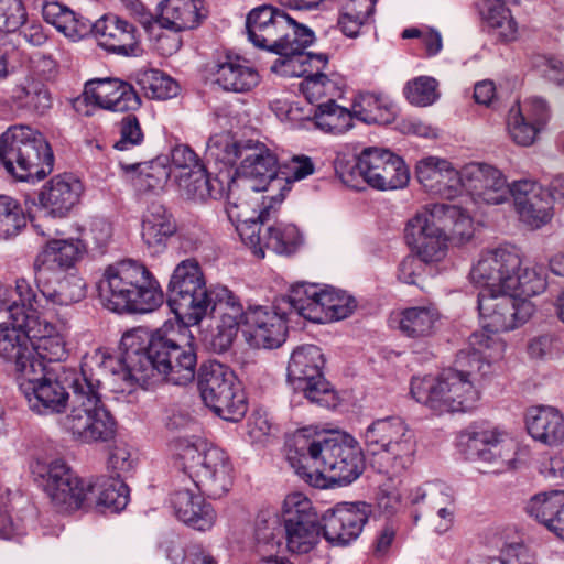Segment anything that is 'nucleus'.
<instances>
[{
	"mask_svg": "<svg viewBox=\"0 0 564 564\" xmlns=\"http://www.w3.org/2000/svg\"><path fill=\"white\" fill-rule=\"evenodd\" d=\"M286 459L301 478L317 488L327 481L351 484L365 467L362 452L352 437L310 429L294 433L288 443Z\"/></svg>",
	"mask_w": 564,
	"mask_h": 564,
	"instance_id": "nucleus-1",
	"label": "nucleus"
},
{
	"mask_svg": "<svg viewBox=\"0 0 564 564\" xmlns=\"http://www.w3.org/2000/svg\"><path fill=\"white\" fill-rule=\"evenodd\" d=\"M181 339L184 338L173 325H164L151 334L143 328L124 333L126 362L135 383L148 388L162 380L176 386L192 382L196 354L191 345H182Z\"/></svg>",
	"mask_w": 564,
	"mask_h": 564,
	"instance_id": "nucleus-2",
	"label": "nucleus"
},
{
	"mask_svg": "<svg viewBox=\"0 0 564 564\" xmlns=\"http://www.w3.org/2000/svg\"><path fill=\"white\" fill-rule=\"evenodd\" d=\"M102 304L117 313H149L164 300L152 272L141 262L127 259L108 265L98 282Z\"/></svg>",
	"mask_w": 564,
	"mask_h": 564,
	"instance_id": "nucleus-3",
	"label": "nucleus"
},
{
	"mask_svg": "<svg viewBox=\"0 0 564 564\" xmlns=\"http://www.w3.org/2000/svg\"><path fill=\"white\" fill-rule=\"evenodd\" d=\"M54 155L45 137L15 124L0 134V165L19 181H40L53 170Z\"/></svg>",
	"mask_w": 564,
	"mask_h": 564,
	"instance_id": "nucleus-4",
	"label": "nucleus"
},
{
	"mask_svg": "<svg viewBox=\"0 0 564 564\" xmlns=\"http://www.w3.org/2000/svg\"><path fill=\"white\" fill-rule=\"evenodd\" d=\"M364 441L373 456L372 464L382 474L399 476L414 463L415 434L401 416L375 420L366 427Z\"/></svg>",
	"mask_w": 564,
	"mask_h": 564,
	"instance_id": "nucleus-5",
	"label": "nucleus"
},
{
	"mask_svg": "<svg viewBox=\"0 0 564 564\" xmlns=\"http://www.w3.org/2000/svg\"><path fill=\"white\" fill-rule=\"evenodd\" d=\"M171 448L200 494L216 499L229 491L232 467L223 449L183 437L173 440Z\"/></svg>",
	"mask_w": 564,
	"mask_h": 564,
	"instance_id": "nucleus-6",
	"label": "nucleus"
},
{
	"mask_svg": "<svg viewBox=\"0 0 564 564\" xmlns=\"http://www.w3.org/2000/svg\"><path fill=\"white\" fill-rule=\"evenodd\" d=\"M72 390L62 426L74 440L85 444L107 442L113 437L116 422L104 405L99 392L76 381H65Z\"/></svg>",
	"mask_w": 564,
	"mask_h": 564,
	"instance_id": "nucleus-7",
	"label": "nucleus"
},
{
	"mask_svg": "<svg viewBox=\"0 0 564 564\" xmlns=\"http://www.w3.org/2000/svg\"><path fill=\"white\" fill-rule=\"evenodd\" d=\"M413 398L436 413L466 412L475 408L479 391L468 373L444 370L438 377L413 378Z\"/></svg>",
	"mask_w": 564,
	"mask_h": 564,
	"instance_id": "nucleus-8",
	"label": "nucleus"
},
{
	"mask_svg": "<svg viewBox=\"0 0 564 564\" xmlns=\"http://www.w3.org/2000/svg\"><path fill=\"white\" fill-rule=\"evenodd\" d=\"M209 294L197 260L185 259L175 267L167 285V304L180 321L198 324L208 314Z\"/></svg>",
	"mask_w": 564,
	"mask_h": 564,
	"instance_id": "nucleus-9",
	"label": "nucleus"
},
{
	"mask_svg": "<svg viewBox=\"0 0 564 564\" xmlns=\"http://www.w3.org/2000/svg\"><path fill=\"white\" fill-rule=\"evenodd\" d=\"M242 182L230 181L227 188L226 214L235 226L241 241L246 246H258L260 224L268 223L275 216L276 206L284 198L282 193L273 196H262L259 202L257 193Z\"/></svg>",
	"mask_w": 564,
	"mask_h": 564,
	"instance_id": "nucleus-10",
	"label": "nucleus"
},
{
	"mask_svg": "<svg viewBox=\"0 0 564 564\" xmlns=\"http://www.w3.org/2000/svg\"><path fill=\"white\" fill-rule=\"evenodd\" d=\"M198 388L204 403L219 417L237 422L247 412L245 393L227 366L208 361L198 372Z\"/></svg>",
	"mask_w": 564,
	"mask_h": 564,
	"instance_id": "nucleus-11",
	"label": "nucleus"
},
{
	"mask_svg": "<svg viewBox=\"0 0 564 564\" xmlns=\"http://www.w3.org/2000/svg\"><path fill=\"white\" fill-rule=\"evenodd\" d=\"M325 364L323 352L315 345L295 348L288 365V379L295 390L322 406H335L336 392L322 373Z\"/></svg>",
	"mask_w": 564,
	"mask_h": 564,
	"instance_id": "nucleus-12",
	"label": "nucleus"
},
{
	"mask_svg": "<svg viewBox=\"0 0 564 564\" xmlns=\"http://www.w3.org/2000/svg\"><path fill=\"white\" fill-rule=\"evenodd\" d=\"M282 519L289 552L306 554L316 546L322 528L312 501L306 496L302 492L288 495L282 505Z\"/></svg>",
	"mask_w": 564,
	"mask_h": 564,
	"instance_id": "nucleus-13",
	"label": "nucleus"
},
{
	"mask_svg": "<svg viewBox=\"0 0 564 564\" xmlns=\"http://www.w3.org/2000/svg\"><path fill=\"white\" fill-rule=\"evenodd\" d=\"M522 265L520 250L512 245L482 251L473 265L469 278L473 284L480 288L479 293L508 291L513 283V274Z\"/></svg>",
	"mask_w": 564,
	"mask_h": 564,
	"instance_id": "nucleus-14",
	"label": "nucleus"
},
{
	"mask_svg": "<svg viewBox=\"0 0 564 564\" xmlns=\"http://www.w3.org/2000/svg\"><path fill=\"white\" fill-rule=\"evenodd\" d=\"M478 310L482 328L488 333L512 330L533 314V304L509 291L478 293Z\"/></svg>",
	"mask_w": 564,
	"mask_h": 564,
	"instance_id": "nucleus-15",
	"label": "nucleus"
},
{
	"mask_svg": "<svg viewBox=\"0 0 564 564\" xmlns=\"http://www.w3.org/2000/svg\"><path fill=\"white\" fill-rule=\"evenodd\" d=\"M288 26L280 34L281 41L278 43L275 54L281 58L274 62L271 70L282 76H302L307 73V65L316 62L326 65L328 56L326 54L305 53V48L314 42V33L303 24L295 22L288 14Z\"/></svg>",
	"mask_w": 564,
	"mask_h": 564,
	"instance_id": "nucleus-16",
	"label": "nucleus"
},
{
	"mask_svg": "<svg viewBox=\"0 0 564 564\" xmlns=\"http://www.w3.org/2000/svg\"><path fill=\"white\" fill-rule=\"evenodd\" d=\"M23 304L25 315H33L41 308H45L41 299H37V293L32 289L25 279H18L15 286L12 291V299L8 306V318L11 325L0 324V356L9 361H17L28 348L31 343V335L23 326L18 325L13 317V307H19Z\"/></svg>",
	"mask_w": 564,
	"mask_h": 564,
	"instance_id": "nucleus-17",
	"label": "nucleus"
},
{
	"mask_svg": "<svg viewBox=\"0 0 564 564\" xmlns=\"http://www.w3.org/2000/svg\"><path fill=\"white\" fill-rule=\"evenodd\" d=\"M208 312L216 324L210 346L217 352L226 351L232 345L239 328L245 330L247 310L229 289L214 286L208 297Z\"/></svg>",
	"mask_w": 564,
	"mask_h": 564,
	"instance_id": "nucleus-18",
	"label": "nucleus"
},
{
	"mask_svg": "<svg viewBox=\"0 0 564 564\" xmlns=\"http://www.w3.org/2000/svg\"><path fill=\"white\" fill-rule=\"evenodd\" d=\"M441 214L431 206L419 210L408 220L405 238L416 253L430 263L442 261L447 253V234L440 224Z\"/></svg>",
	"mask_w": 564,
	"mask_h": 564,
	"instance_id": "nucleus-19",
	"label": "nucleus"
},
{
	"mask_svg": "<svg viewBox=\"0 0 564 564\" xmlns=\"http://www.w3.org/2000/svg\"><path fill=\"white\" fill-rule=\"evenodd\" d=\"M121 348L123 354L117 357L105 348L95 349L93 352L83 357L80 372L67 370L64 372V381H76L82 387L99 392L101 383L110 376H119L122 380L134 382L135 379L130 376V369L126 362L128 356L127 346L121 338Z\"/></svg>",
	"mask_w": 564,
	"mask_h": 564,
	"instance_id": "nucleus-20",
	"label": "nucleus"
},
{
	"mask_svg": "<svg viewBox=\"0 0 564 564\" xmlns=\"http://www.w3.org/2000/svg\"><path fill=\"white\" fill-rule=\"evenodd\" d=\"M359 169L364 182L379 191L402 188L410 180L404 161L386 149H365L359 154Z\"/></svg>",
	"mask_w": 564,
	"mask_h": 564,
	"instance_id": "nucleus-21",
	"label": "nucleus"
},
{
	"mask_svg": "<svg viewBox=\"0 0 564 564\" xmlns=\"http://www.w3.org/2000/svg\"><path fill=\"white\" fill-rule=\"evenodd\" d=\"M463 189L477 204L498 205L513 194V184L497 167L473 162L463 167Z\"/></svg>",
	"mask_w": 564,
	"mask_h": 564,
	"instance_id": "nucleus-22",
	"label": "nucleus"
},
{
	"mask_svg": "<svg viewBox=\"0 0 564 564\" xmlns=\"http://www.w3.org/2000/svg\"><path fill=\"white\" fill-rule=\"evenodd\" d=\"M278 169L276 154L263 142L249 140L236 169V177L231 181L242 182L253 193H258L265 191L272 182L276 181Z\"/></svg>",
	"mask_w": 564,
	"mask_h": 564,
	"instance_id": "nucleus-23",
	"label": "nucleus"
},
{
	"mask_svg": "<svg viewBox=\"0 0 564 564\" xmlns=\"http://www.w3.org/2000/svg\"><path fill=\"white\" fill-rule=\"evenodd\" d=\"M23 304L13 307V317L31 335V347L41 359L48 362L62 361L67 356L64 335L55 325L42 317L41 310L25 315Z\"/></svg>",
	"mask_w": 564,
	"mask_h": 564,
	"instance_id": "nucleus-24",
	"label": "nucleus"
},
{
	"mask_svg": "<svg viewBox=\"0 0 564 564\" xmlns=\"http://www.w3.org/2000/svg\"><path fill=\"white\" fill-rule=\"evenodd\" d=\"M286 310L248 307L243 334L250 346L265 349L281 346L286 338Z\"/></svg>",
	"mask_w": 564,
	"mask_h": 564,
	"instance_id": "nucleus-25",
	"label": "nucleus"
},
{
	"mask_svg": "<svg viewBox=\"0 0 564 564\" xmlns=\"http://www.w3.org/2000/svg\"><path fill=\"white\" fill-rule=\"evenodd\" d=\"M98 45L121 56H139L142 53L141 33L130 21L116 14H105L93 25Z\"/></svg>",
	"mask_w": 564,
	"mask_h": 564,
	"instance_id": "nucleus-26",
	"label": "nucleus"
},
{
	"mask_svg": "<svg viewBox=\"0 0 564 564\" xmlns=\"http://www.w3.org/2000/svg\"><path fill=\"white\" fill-rule=\"evenodd\" d=\"M370 513L366 502L340 503L323 517L324 538L332 544L347 545L361 533Z\"/></svg>",
	"mask_w": 564,
	"mask_h": 564,
	"instance_id": "nucleus-27",
	"label": "nucleus"
},
{
	"mask_svg": "<svg viewBox=\"0 0 564 564\" xmlns=\"http://www.w3.org/2000/svg\"><path fill=\"white\" fill-rule=\"evenodd\" d=\"M84 245L80 240L56 239L46 243L34 260V276L37 285L53 283L78 260Z\"/></svg>",
	"mask_w": 564,
	"mask_h": 564,
	"instance_id": "nucleus-28",
	"label": "nucleus"
},
{
	"mask_svg": "<svg viewBox=\"0 0 564 564\" xmlns=\"http://www.w3.org/2000/svg\"><path fill=\"white\" fill-rule=\"evenodd\" d=\"M87 104L111 111H133L141 99L133 87L118 78H96L86 83L83 93Z\"/></svg>",
	"mask_w": 564,
	"mask_h": 564,
	"instance_id": "nucleus-29",
	"label": "nucleus"
},
{
	"mask_svg": "<svg viewBox=\"0 0 564 564\" xmlns=\"http://www.w3.org/2000/svg\"><path fill=\"white\" fill-rule=\"evenodd\" d=\"M416 178L430 193L452 199L463 192V169L456 170L446 159L427 156L416 164Z\"/></svg>",
	"mask_w": 564,
	"mask_h": 564,
	"instance_id": "nucleus-30",
	"label": "nucleus"
},
{
	"mask_svg": "<svg viewBox=\"0 0 564 564\" xmlns=\"http://www.w3.org/2000/svg\"><path fill=\"white\" fill-rule=\"evenodd\" d=\"M83 193L84 186L74 175H55L42 187L40 206L46 215L63 218L79 203Z\"/></svg>",
	"mask_w": 564,
	"mask_h": 564,
	"instance_id": "nucleus-31",
	"label": "nucleus"
},
{
	"mask_svg": "<svg viewBox=\"0 0 564 564\" xmlns=\"http://www.w3.org/2000/svg\"><path fill=\"white\" fill-rule=\"evenodd\" d=\"M249 41L259 48L275 53L280 34L288 26V14L270 6L251 10L246 20Z\"/></svg>",
	"mask_w": 564,
	"mask_h": 564,
	"instance_id": "nucleus-32",
	"label": "nucleus"
},
{
	"mask_svg": "<svg viewBox=\"0 0 564 564\" xmlns=\"http://www.w3.org/2000/svg\"><path fill=\"white\" fill-rule=\"evenodd\" d=\"M511 196L520 220L529 228L539 229L552 219L551 202L543 194V188L533 181L514 182Z\"/></svg>",
	"mask_w": 564,
	"mask_h": 564,
	"instance_id": "nucleus-33",
	"label": "nucleus"
},
{
	"mask_svg": "<svg viewBox=\"0 0 564 564\" xmlns=\"http://www.w3.org/2000/svg\"><path fill=\"white\" fill-rule=\"evenodd\" d=\"M171 503L176 517L196 530H209L215 523L216 512L212 505L188 488L175 490Z\"/></svg>",
	"mask_w": 564,
	"mask_h": 564,
	"instance_id": "nucleus-34",
	"label": "nucleus"
},
{
	"mask_svg": "<svg viewBox=\"0 0 564 564\" xmlns=\"http://www.w3.org/2000/svg\"><path fill=\"white\" fill-rule=\"evenodd\" d=\"M527 430L533 440L556 446L564 442V415L550 405L533 406L525 415Z\"/></svg>",
	"mask_w": 564,
	"mask_h": 564,
	"instance_id": "nucleus-35",
	"label": "nucleus"
},
{
	"mask_svg": "<svg viewBox=\"0 0 564 564\" xmlns=\"http://www.w3.org/2000/svg\"><path fill=\"white\" fill-rule=\"evenodd\" d=\"M176 232V223L160 203H151L142 216V240L153 253L163 251Z\"/></svg>",
	"mask_w": 564,
	"mask_h": 564,
	"instance_id": "nucleus-36",
	"label": "nucleus"
},
{
	"mask_svg": "<svg viewBox=\"0 0 564 564\" xmlns=\"http://www.w3.org/2000/svg\"><path fill=\"white\" fill-rule=\"evenodd\" d=\"M260 224L259 245L248 246L254 256L264 258L265 249L272 250L278 254H291L296 251L302 243V236L296 226L293 224L279 223L267 226Z\"/></svg>",
	"mask_w": 564,
	"mask_h": 564,
	"instance_id": "nucleus-37",
	"label": "nucleus"
},
{
	"mask_svg": "<svg viewBox=\"0 0 564 564\" xmlns=\"http://www.w3.org/2000/svg\"><path fill=\"white\" fill-rule=\"evenodd\" d=\"M525 510L564 541V490L534 495L528 501Z\"/></svg>",
	"mask_w": 564,
	"mask_h": 564,
	"instance_id": "nucleus-38",
	"label": "nucleus"
},
{
	"mask_svg": "<svg viewBox=\"0 0 564 564\" xmlns=\"http://www.w3.org/2000/svg\"><path fill=\"white\" fill-rule=\"evenodd\" d=\"M72 392L58 379L48 378L32 386L28 383L24 397L32 411L39 414L59 413L66 408Z\"/></svg>",
	"mask_w": 564,
	"mask_h": 564,
	"instance_id": "nucleus-39",
	"label": "nucleus"
},
{
	"mask_svg": "<svg viewBox=\"0 0 564 564\" xmlns=\"http://www.w3.org/2000/svg\"><path fill=\"white\" fill-rule=\"evenodd\" d=\"M55 285L41 284L37 285L42 304L45 308H41L42 313L48 312L56 305H69L79 302L85 297L84 280L76 274L66 275L63 273L59 278H53Z\"/></svg>",
	"mask_w": 564,
	"mask_h": 564,
	"instance_id": "nucleus-40",
	"label": "nucleus"
},
{
	"mask_svg": "<svg viewBox=\"0 0 564 564\" xmlns=\"http://www.w3.org/2000/svg\"><path fill=\"white\" fill-rule=\"evenodd\" d=\"M203 0H165L159 23L162 28L181 32L197 26L204 17Z\"/></svg>",
	"mask_w": 564,
	"mask_h": 564,
	"instance_id": "nucleus-41",
	"label": "nucleus"
},
{
	"mask_svg": "<svg viewBox=\"0 0 564 564\" xmlns=\"http://www.w3.org/2000/svg\"><path fill=\"white\" fill-rule=\"evenodd\" d=\"M324 66L314 62L307 65V73L301 76L304 79L300 84V90L311 104L323 102L322 99L324 98L335 100L343 95L341 79L335 74L328 76L319 72V67Z\"/></svg>",
	"mask_w": 564,
	"mask_h": 564,
	"instance_id": "nucleus-42",
	"label": "nucleus"
},
{
	"mask_svg": "<svg viewBox=\"0 0 564 564\" xmlns=\"http://www.w3.org/2000/svg\"><path fill=\"white\" fill-rule=\"evenodd\" d=\"M354 117L366 123L389 124L397 117V107L384 95L359 93L351 105Z\"/></svg>",
	"mask_w": 564,
	"mask_h": 564,
	"instance_id": "nucleus-43",
	"label": "nucleus"
},
{
	"mask_svg": "<svg viewBox=\"0 0 564 564\" xmlns=\"http://www.w3.org/2000/svg\"><path fill=\"white\" fill-rule=\"evenodd\" d=\"M479 13L498 41L509 43L518 39V23L501 0H482Z\"/></svg>",
	"mask_w": 564,
	"mask_h": 564,
	"instance_id": "nucleus-44",
	"label": "nucleus"
},
{
	"mask_svg": "<svg viewBox=\"0 0 564 564\" xmlns=\"http://www.w3.org/2000/svg\"><path fill=\"white\" fill-rule=\"evenodd\" d=\"M215 82L225 90L245 93L258 85L259 75L241 58L228 57L217 66Z\"/></svg>",
	"mask_w": 564,
	"mask_h": 564,
	"instance_id": "nucleus-45",
	"label": "nucleus"
},
{
	"mask_svg": "<svg viewBox=\"0 0 564 564\" xmlns=\"http://www.w3.org/2000/svg\"><path fill=\"white\" fill-rule=\"evenodd\" d=\"M440 313L433 305L413 306L400 313L399 329L410 338H426L436 329Z\"/></svg>",
	"mask_w": 564,
	"mask_h": 564,
	"instance_id": "nucleus-46",
	"label": "nucleus"
},
{
	"mask_svg": "<svg viewBox=\"0 0 564 564\" xmlns=\"http://www.w3.org/2000/svg\"><path fill=\"white\" fill-rule=\"evenodd\" d=\"M319 305L311 310L317 323H327L348 317L356 308V301L346 292L334 288L321 289Z\"/></svg>",
	"mask_w": 564,
	"mask_h": 564,
	"instance_id": "nucleus-47",
	"label": "nucleus"
},
{
	"mask_svg": "<svg viewBox=\"0 0 564 564\" xmlns=\"http://www.w3.org/2000/svg\"><path fill=\"white\" fill-rule=\"evenodd\" d=\"M321 288L316 284L296 283L292 285L288 296L282 297L276 304L278 310H286L288 315L295 313L303 318L317 323L311 315V310L319 305Z\"/></svg>",
	"mask_w": 564,
	"mask_h": 564,
	"instance_id": "nucleus-48",
	"label": "nucleus"
},
{
	"mask_svg": "<svg viewBox=\"0 0 564 564\" xmlns=\"http://www.w3.org/2000/svg\"><path fill=\"white\" fill-rule=\"evenodd\" d=\"M176 182L181 194L194 202H205L218 193L217 180H212L203 165L177 173Z\"/></svg>",
	"mask_w": 564,
	"mask_h": 564,
	"instance_id": "nucleus-49",
	"label": "nucleus"
},
{
	"mask_svg": "<svg viewBox=\"0 0 564 564\" xmlns=\"http://www.w3.org/2000/svg\"><path fill=\"white\" fill-rule=\"evenodd\" d=\"M249 140H238L229 131H223L209 137L205 155L207 160L225 165H234L242 156V152L249 144Z\"/></svg>",
	"mask_w": 564,
	"mask_h": 564,
	"instance_id": "nucleus-50",
	"label": "nucleus"
},
{
	"mask_svg": "<svg viewBox=\"0 0 564 564\" xmlns=\"http://www.w3.org/2000/svg\"><path fill=\"white\" fill-rule=\"evenodd\" d=\"M494 430L495 441L490 440L481 462L491 465L496 471L518 468L522 462L517 457L516 442L506 432Z\"/></svg>",
	"mask_w": 564,
	"mask_h": 564,
	"instance_id": "nucleus-51",
	"label": "nucleus"
},
{
	"mask_svg": "<svg viewBox=\"0 0 564 564\" xmlns=\"http://www.w3.org/2000/svg\"><path fill=\"white\" fill-rule=\"evenodd\" d=\"M434 214H441L440 224L447 234V239L463 243L474 236L473 220L462 208L455 205L435 204L431 206Z\"/></svg>",
	"mask_w": 564,
	"mask_h": 564,
	"instance_id": "nucleus-52",
	"label": "nucleus"
},
{
	"mask_svg": "<svg viewBox=\"0 0 564 564\" xmlns=\"http://www.w3.org/2000/svg\"><path fill=\"white\" fill-rule=\"evenodd\" d=\"M313 118L318 129L333 134H341L352 127L354 113L352 110L337 105L335 99L319 102Z\"/></svg>",
	"mask_w": 564,
	"mask_h": 564,
	"instance_id": "nucleus-53",
	"label": "nucleus"
},
{
	"mask_svg": "<svg viewBox=\"0 0 564 564\" xmlns=\"http://www.w3.org/2000/svg\"><path fill=\"white\" fill-rule=\"evenodd\" d=\"M12 98L28 110L44 113L52 107V98L46 86L34 78H24L12 90Z\"/></svg>",
	"mask_w": 564,
	"mask_h": 564,
	"instance_id": "nucleus-54",
	"label": "nucleus"
},
{
	"mask_svg": "<svg viewBox=\"0 0 564 564\" xmlns=\"http://www.w3.org/2000/svg\"><path fill=\"white\" fill-rule=\"evenodd\" d=\"M97 505L110 512L123 510L130 499L129 487L119 477H105L97 481Z\"/></svg>",
	"mask_w": 564,
	"mask_h": 564,
	"instance_id": "nucleus-55",
	"label": "nucleus"
},
{
	"mask_svg": "<svg viewBox=\"0 0 564 564\" xmlns=\"http://www.w3.org/2000/svg\"><path fill=\"white\" fill-rule=\"evenodd\" d=\"M46 359H41L32 348H28L23 355L14 361L15 370L19 373L20 390L25 393L28 383L35 386L42 380L50 378L45 365Z\"/></svg>",
	"mask_w": 564,
	"mask_h": 564,
	"instance_id": "nucleus-56",
	"label": "nucleus"
},
{
	"mask_svg": "<svg viewBox=\"0 0 564 564\" xmlns=\"http://www.w3.org/2000/svg\"><path fill=\"white\" fill-rule=\"evenodd\" d=\"M138 84L145 95L155 99H167L177 95V83L158 69H148L139 73Z\"/></svg>",
	"mask_w": 564,
	"mask_h": 564,
	"instance_id": "nucleus-57",
	"label": "nucleus"
},
{
	"mask_svg": "<svg viewBox=\"0 0 564 564\" xmlns=\"http://www.w3.org/2000/svg\"><path fill=\"white\" fill-rule=\"evenodd\" d=\"M539 127L540 126H535L524 116L519 104L510 109L507 119V129L510 138L518 145L529 147L533 144L539 133L542 131Z\"/></svg>",
	"mask_w": 564,
	"mask_h": 564,
	"instance_id": "nucleus-58",
	"label": "nucleus"
},
{
	"mask_svg": "<svg viewBox=\"0 0 564 564\" xmlns=\"http://www.w3.org/2000/svg\"><path fill=\"white\" fill-rule=\"evenodd\" d=\"M412 503L426 502L431 510L456 506L453 489L443 482H430L411 492Z\"/></svg>",
	"mask_w": 564,
	"mask_h": 564,
	"instance_id": "nucleus-59",
	"label": "nucleus"
},
{
	"mask_svg": "<svg viewBox=\"0 0 564 564\" xmlns=\"http://www.w3.org/2000/svg\"><path fill=\"white\" fill-rule=\"evenodd\" d=\"M41 473L44 480V490L50 499L62 500L61 488L62 486H69V481L74 480L76 476L72 469L62 459L51 462Z\"/></svg>",
	"mask_w": 564,
	"mask_h": 564,
	"instance_id": "nucleus-60",
	"label": "nucleus"
},
{
	"mask_svg": "<svg viewBox=\"0 0 564 564\" xmlns=\"http://www.w3.org/2000/svg\"><path fill=\"white\" fill-rule=\"evenodd\" d=\"M437 87L438 83L435 78L419 76L405 84L403 93L411 105L426 107L434 104L440 97Z\"/></svg>",
	"mask_w": 564,
	"mask_h": 564,
	"instance_id": "nucleus-61",
	"label": "nucleus"
},
{
	"mask_svg": "<svg viewBox=\"0 0 564 564\" xmlns=\"http://www.w3.org/2000/svg\"><path fill=\"white\" fill-rule=\"evenodd\" d=\"M62 500L51 499L58 511L72 512L85 506L88 495L93 491V486L82 478L77 477L69 481V486H62Z\"/></svg>",
	"mask_w": 564,
	"mask_h": 564,
	"instance_id": "nucleus-62",
	"label": "nucleus"
},
{
	"mask_svg": "<svg viewBox=\"0 0 564 564\" xmlns=\"http://www.w3.org/2000/svg\"><path fill=\"white\" fill-rule=\"evenodd\" d=\"M513 283H510L509 292L517 297L528 300L530 296L541 293L546 285L545 279L536 268H522L513 274Z\"/></svg>",
	"mask_w": 564,
	"mask_h": 564,
	"instance_id": "nucleus-63",
	"label": "nucleus"
},
{
	"mask_svg": "<svg viewBox=\"0 0 564 564\" xmlns=\"http://www.w3.org/2000/svg\"><path fill=\"white\" fill-rule=\"evenodd\" d=\"M26 225L18 204L9 196H0V239L17 235Z\"/></svg>",
	"mask_w": 564,
	"mask_h": 564,
	"instance_id": "nucleus-64",
	"label": "nucleus"
}]
</instances>
